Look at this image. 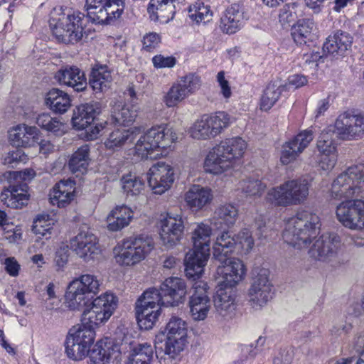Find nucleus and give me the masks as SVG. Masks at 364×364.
I'll use <instances>...</instances> for the list:
<instances>
[{
    "mask_svg": "<svg viewBox=\"0 0 364 364\" xmlns=\"http://www.w3.org/2000/svg\"><path fill=\"white\" fill-rule=\"evenodd\" d=\"M320 228L319 216L311 210L301 208L287 220L282 237L294 248L305 249L319 234Z\"/></svg>",
    "mask_w": 364,
    "mask_h": 364,
    "instance_id": "1",
    "label": "nucleus"
},
{
    "mask_svg": "<svg viewBox=\"0 0 364 364\" xmlns=\"http://www.w3.org/2000/svg\"><path fill=\"white\" fill-rule=\"evenodd\" d=\"M247 144L240 137H233L222 141L211 149L204 161L207 173L220 174L233 167L245 153Z\"/></svg>",
    "mask_w": 364,
    "mask_h": 364,
    "instance_id": "2",
    "label": "nucleus"
},
{
    "mask_svg": "<svg viewBox=\"0 0 364 364\" xmlns=\"http://www.w3.org/2000/svg\"><path fill=\"white\" fill-rule=\"evenodd\" d=\"M84 18L80 11L55 8L50 13L49 26L59 42L74 44L82 37Z\"/></svg>",
    "mask_w": 364,
    "mask_h": 364,
    "instance_id": "3",
    "label": "nucleus"
},
{
    "mask_svg": "<svg viewBox=\"0 0 364 364\" xmlns=\"http://www.w3.org/2000/svg\"><path fill=\"white\" fill-rule=\"evenodd\" d=\"M212 228L208 224L196 223L192 230L193 247L185 258L186 275L190 277L203 272V268L210 256Z\"/></svg>",
    "mask_w": 364,
    "mask_h": 364,
    "instance_id": "4",
    "label": "nucleus"
},
{
    "mask_svg": "<svg viewBox=\"0 0 364 364\" xmlns=\"http://www.w3.org/2000/svg\"><path fill=\"white\" fill-rule=\"evenodd\" d=\"M310 187L311 184L306 178L289 179L270 189L267 199L280 207L301 205L308 200Z\"/></svg>",
    "mask_w": 364,
    "mask_h": 364,
    "instance_id": "5",
    "label": "nucleus"
},
{
    "mask_svg": "<svg viewBox=\"0 0 364 364\" xmlns=\"http://www.w3.org/2000/svg\"><path fill=\"white\" fill-rule=\"evenodd\" d=\"M177 138L176 133L169 124L152 127L137 140L135 155L141 159L151 157L156 151L169 146Z\"/></svg>",
    "mask_w": 364,
    "mask_h": 364,
    "instance_id": "6",
    "label": "nucleus"
},
{
    "mask_svg": "<svg viewBox=\"0 0 364 364\" xmlns=\"http://www.w3.org/2000/svg\"><path fill=\"white\" fill-rule=\"evenodd\" d=\"M36 176L33 169L26 168L22 171H6L3 178L10 183L7 188L3 190L0 195L1 201L9 208H22L28 200V186L26 183L18 181H30Z\"/></svg>",
    "mask_w": 364,
    "mask_h": 364,
    "instance_id": "7",
    "label": "nucleus"
},
{
    "mask_svg": "<svg viewBox=\"0 0 364 364\" xmlns=\"http://www.w3.org/2000/svg\"><path fill=\"white\" fill-rule=\"evenodd\" d=\"M364 189V164L348 167L332 182L330 196L337 200H350L360 196Z\"/></svg>",
    "mask_w": 364,
    "mask_h": 364,
    "instance_id": "8",
    "label": "nucleus"
},
{
    "mask_svg": "<svg viewBox=\"0 0 364 364\" xmlns=\"http://www.w3.org/2000/svg\"><path fill=\"white\" fill-rule=\"evenodd\" d=\"M154 247V242L151 237H129L114 247V258L119 265L133 266L144 260Z\"/></svg>",
    "mask_w": 364,
    "mask_h": 364,
    "instance_id": "9",
    "label": "nucleus"
},
{
    "mask_svg": "<svg viewBox=\"0 0 364 364\" xmlns=\"http://www.w3.org/2000/svg\"><path fill=\"white\" fill-rule=\"evenodd\" d=\"M95 336V328L83 321L77 327L70 329L65 346L68 357L73 360H81L90 351Z\"/></svg>",
    "mask_w": 364,
    "mask_h": 364,
    "instance_id": "10",
    "label": "nucleus"
},
{
    "mask_svg": "<svg viewBox=\"0 0 364 364\" xmlns=\"http://www.w3.org/2000/svg\"><path fill=\"white\" fill-rule=\"evenodd\" d=\"M117 303L118 299L113 294L106 292L101 294L90 303L88 309L84 310L81 321L95 328L111 317Z\"/></svg>",
    "mask_w": 364,
    "mask_h": 364,
    "instance_id": "11",
    "label": "nucleus"
},
{
    "mask_svg": "<svg viewBox=\"0 0 364 364\" xmlns=\"http://www.w3.org/2000/svg\"><path fill=\"white\" fill-rule=\"evenodd\" d=\"M87 16L93 23L110 24L124 9V0H86Z\"/></svg>",
    "mask_w": 364,
    "mask_h": 364,
    "instance_id": "12",
    "label": "nucleus"
},
{
    "mask_svg": "<svg viewBox=\"0 0 364 364\" xmlns=\"http://www.w3.org/2000/svg\"><path fill=\"white\" fill-rule=\"evenodd\" d=\"M229 124V115L225 112H218L213 115L204 114L193 123L190 134L196 139H210L218 135Z\"/></svg>",
    "mask_w": 364,
    "mask_h": 364,
    "instance_id": "13",
    "label": "nucleus"
},
{
    "mask_svg": "<svg viewBox=\"0 0 364 364\" xmlns=\"http://www.w3.org/2000/svg\"><path fill=\"white\" fill-rule=\"evenodd\" d=\"M335 213L336 219L345 228L353 230L364 229V200H343L336 205Z\"/></svg>",
    "mask_w": 364,
    "mask_h": 364,
    "instance_id": "14",
    "label": "nucleus"
},
{
    "mask_svg": "<svg viewBox=\"0 0 364 364\" xmlns=\"http://www.w3.org/2000/svg\"><path fill=\"white\" fill-rule=\"evenodd\" d=\"M252 284L248 291L249 301L253 308H260L272 297V284L269 279V271L265 268H255Z\"/></svg>",
    "mask_w": 364,
    "mask_h": 364,
    "instance_id": "15",
    "label": "nucleus"
},
{
    "mask_svg": "<svg viewBox=\"0 0 364 364\" xmlns=\"http://www.w3.org/2000/svg\"><path fill=\"white\" fill-rule=\"evenodd\" d=\"M153 293L145 291L136 302V317L140 328L149 330L156 323L161 314V301L154 299Z\"/></svg>",
    "mask_w": 364,
    "mask_h": 364,
    "instance_id": "16",
    "label": "nucleus"
},
{
    "mask_svg": "<svg viewBox=\"0 0 364 364\" xmlns=\"http://www.w3.org/2000/svg\"><path fill=\"white\" fill-rule=\"evenodd\" d=\"M149 290L164 306H178L186 294L185 282L178 277H169L161 284L159 289L150 288Z\"/></svg>",
    "mask_w": 364,
    "mask_h": 364,
    "instance_id": "17",
    "label": "nucleus"
},
{
    "mask_svg": "<svg viewBox=\"0 0 364 364\" xmlns=\"http://www.w3.org/2000/svg\"><path fill=\"white\" fill-rule=\"evenodd\" d=\"M335 129L343 140H358L364 136V114L344 112L335 122Z\"/></svg>",
    "mask_w": 364,
    "mask_h": 364,
    "instance_id": "18",
    "label": "nucleus"
},
{
    "mask_svg": "<svg viewBox=\"0 0 364 364\" xmlns=\"http://www.w3.org/2000/svg\"><path fill=\"white\" fill-rule=\"evenodd\" d=\"M184 221L181 213L168 212L160 220V239L167 248L177 245L183 235Z\"/></svg>",
    "mask_w": 364,
    "mask_h": 364,
    "instance_id": "19",
    "label": "nucleus"
},
{
    "mask_svg": "<svg viewBox=\"0 0 364 364\" xmlns=\"http://www.w3.org/2000/svg\"><path fill=\"white\" fill-rule=\"evenodd\" d=\"M70 248L85 262L93 259L100 252L98 240L89 228H81L70 242Z\"/></svg>",
    "mask_w": 364,
    "mask_h": 364,
    "instance_id": "20",
    "label": "nucleus"
},
{
    "mask_svg": "<svg viewBox=\"0 0 364 364\" xmlns=\"http://www.w3.org/2000/svg\"><path fill=\"white\" fill-rule=\"evenodd\" d=\"M218 262L220 264L216 273L218 276L219 284L224 285L225 287H234L244 279L246 269L240 259L229 257L225 262Z\"/></svg>",
    "mask_w": 364,
    "mask_h": 364,
    "instance_id": "21",
    "label": "nucleus"
},
{
    "mask_svg": "<svg viewBox=\"0 0 364 364\" xmlns=\"http://www.w3.org/2000/svg\"><path fill=\"white\" fill-rule=\"evenodd\" d=\"M148 183L156 194H163L168 191L174 182L173 168L164 162H158L152 166L149 171Z\"/></svg>",
    "mask_w": 364,
    "mask_h": 364,
    "instance_id": "22",
    "label": "nucleus"
},
{
    "mask_svg": "<svg viewBox=\"0 0 364 364\" xmlns=\"http://www.w3.org/2000/svg\"><path fill=\"white\" fill-rule=\"evenodd\" d=\"M314 134L311 129H306L299 133L292 139L286 142L282 147L280 161L287 165L296 159L299 155L309 146L313 140Z\"/></svg>",
    "mask_w": 364,
    "mask_h": 364,
    "instance_id": "23",
    "label": "nucleus"
},
{
    "mask_svg": "<svg viewBox=\"0 0 364 364\" xmlns=\"http://www.w3.org/2000/svg\"><path fill=\"white\" fill-rule=\"evenodd\" d=\"M341 242V238L337 234H324L316 240L309 250V254L316 259L328 260L337 254Z\"/></svg>",
    "mask_w": 364,
    "mask_h": 364,
    "instance_id": "24",
    "label": "nucleus"
},
{
    "mask_svg": "<svg viewBox=\"0 0 364 364\" xmlns=\"http://www.w3.org/2000/svg\"><path fill=\"white\" fill-rule=\"evenodd\" d=\"M54 78L60 85L71 87L76 92H82L87 86L84 71L75 65L63 66L55 73Z\"/></svg>",
    "mask_w": 364,
    "mask_h": 364,
    "instance_id": "25",
    "label": "nucleus"
},
{
    "mask_svg": "<svg viewBox=\"0 0 364 364\" xmlns=\"http://www.w3.org/2000/svg\"><path fill=\"white\" fill-rule=\"evenodd\" d=\"M88 355L90 364H109L119 357L120 350L112 339L106 338L97 342Z\"/></svg>",
    "mask_w": 364,
    "mask_h": 364,
    "instance_id": "26",
    "label": "nucleus"
},
{
    "mask_svg": "<svg viewBox=\"0 0 364 364\" xmlns=\"http://www.w3.org/2000/svg\"><path fill=\"white\" fill-rule=\"evenodd\" d=\"M102 110V105L100 102L92 101L80 105L73 112L72 117L73 127L79 130L87 129Z\"/></svg>",
    "mask_w": 364,
    "mask_h": 364,
    "instance_id": "27",
    "label": "nucleus"
},
{
    "mask_svg": "<svg viewBox=\"0 0 364 364\" xmlns=\"http://www.w3.org/2000/svg\"><path fill=\"white\" fill-rule=\"evenodd\" d=\"M245 23L244 9L239 4H233L224 12L220 19V28L227 34L240 31Z\"/></svg>",
    "mask_w": 364,
    "mask_h": 364,
    "instance_id": "28",
    "label": "nucleus"
},
{
    "mask_svg": "<svg viewBox=\"0 0 364 364\" xmlns=\"http://www.w3.org/2000/svg\"><path fill=\"white\" fill-rule=\"evenodd\" d=\"M112 80V70L107 65L96 63L92 67L88 84L96 93L107 90Z\"/></svg>",
    "mask_w": 364,
    "mask_h": 364,
    "instance_id": "29",
    "label": "nucleus"
},
{
    "mask_svg": "<svg viewBox=\"0 0 364 364\" xmlns=\"http://www.w3.org/2000/svg\"><path fill=\"white\" fill-rule=\"evenodd\" d=\"M352 42L353 38L349 33L338 31L326 38L323 51L326 55H342L350 48Z\"/></svg>",
    "mask_w": 364,
    "mask_h": 364,
    "instance_id": "30",
    "label": "nucleus"
},
{
    "mask_svg": "<svg viewBox=\"0 0 364 364\" xmlns=\"http://www.w3.org/2000/svg\"><path fill=\"white\" fill-rule=\"evenodd\" d=\"M9 138L16 146H32L38 144V129L26 124H19L9 132Z\"/></svg>",
    "mask_w": 364,
    "mask_h": 364,
    "instance_id": "31",
    "label": "nucleus"
},
{
    "mask_svg": "<svg viewBox=\"0 0 364 364\" xmlns=\"http://www.w3.org/2000/svg\"><path fill=\"white\" fill-rule=\"evenodd\" d=\"M235 292L232 287L218 284V289L214 299V306L217 312L223 317L232 313L235 309Z\"/></svg>",
    "mask_w": 364,
    "mask_h": 364,
    "instance_id": "32",
    "label": "nucleus"
},
{
    "mask_svg": "<svg viewBox=\"0 0 364 364\" xmlns=\"http://www.w3.org/2000/svg\"><path fill=\"white\" fill-rule=\"evenodd\" d=\"M75 183L72 180H63L56 183L50 193V203L59 208L68 205L74 198Z\"/></svg>",
    "mask_w": 364,
    "mask_h": 364,
    "instance_id": "33",
    "label": "nucleus"
},
{
    "mask_svg": "<svg viewBox=\"0 0 364 364\" xmlns=\"http://www.w3.org/2000/svg\"><path fill=\"white\" fill-rule=\"evenodd\" d=\"M213 200L211 189L200 185H193L185 194L187 205L196 210H201Z\"/></svg>",
    "mask_w": 364,
    "mask_h": 364,
    "instance_id": "34",
    "label": "nucleus"
},
{
    "mask_svg": "<svg viewBox=\"0 0 364 364\" xmlns=\"http://www.w3.org/2000/svg\"><path fill=\"white\" fill-rule=\"evenodd\" d=\"M91 303L90 296L73 281L69 284L65 293V304L70 310H85Z\"/></svg>",
    "mask_w": 364,
    "mask_h": 364,
    "instance_id": "35",
    "label": "nucleus"
},
{
    "mask_svg": "<svg viewBox=\"0 0 364 364\" xmlns=\"http://www.w3.org/2000/svg\"><path fill=\"white\" fill-rule=\"evenodd\" d=\"M173 0H151L147 11L151 20L168 23L175 14Z\"/></svg>",
    "mask_w": 364,
    "mask_h": 364,
    "instance_id": "36",
    "label": "nucleus"
},
{
    "mask_svg": "<svg viewBox=\"0 0 364 364\" xmlns=\"http://www.w3.org/2000/svg\"><path fill=\"white\" fill-rule=\"evenodd\" d=\"M236 248V241L229 232L224 231L217 237L213 244V257L218 262H225Z\"/></svg>",
    "mask_w": 364,
    "mask_h": 364,
    "instance_id": "37",
    "label": "nucleus"
},
{
    "mask_svg": "<svg viewBox=\"0 0 364 364\" xmlns=\"http://www.w3.org/2000/svg\"><path fill=\"white\" fill-rule=\"evenodd\" d=\"M46 104L53 112L63 114L71 107V99L65 92L53 88L46 95Z\"/></svg>",
    "mask_w": 364,
    "mask_h": 364,
    "instance_id": "38",
    "label": "nucleus"
},
{
    "mask_svg": "<svg viewBox=\"0 0 364 364\" xmlns=\"http://www.w3.org/2000/svg\"><path fill=\"white\" fill-rule=\"evenodd\" d=\"M132 217L133 213L129 208L117 206L107 216V228L111 231L120 230L129 224Z\"/></svg>",
    "mask_w": 364,
    "mask_h": 364,
    "instance_id": "39",
    "label": "nucleus"
},
{
    "mask_svg": "<svg viewBox=\"0 0 364 364\" xmlns=\"http://www.w3.org/2000/svg\"><path fill=\"white\" fill-rule=\"evenodd\" d=\"M140 132L139 127H132L129 129H117L109 134L105 145L109 149L122 147L127 142L132 141Z\"/></svg>",
    "mask_w": 364,
    "mask_h": 364,
    "instance_id": "40",
    "label": "nucleus"
},
{
    "mask_svg": "<svg viewBox=\"0 0 364 364\" xmlns=\"http://www.w3.org/2000/svg\"><path fill=\"white\" fill-rule=\"evenodd\" d=\"M238 217L237 208L231 203H225L218 206L213 216V222L215 225L230 228L232 226Z\"/></svg>",
    "mask_w": 364,
    "mask_h": 364,
    "instance_id": "41",
    "label": "nucleus"
},
{
    "mask_svg": "<svg viewBox=\"0 0 364 364\" xmlns=\"http://www.w3.org/2000/svg\"><path fill=\"white\" fill-rule=\"evenodd\" d=\"M111 106V116L114 123L126 125L135 121L137 117V109L135 107L124 105L121 102H116Z\"/></svg>",
    "mask_w": 364,
    "mask_h": 364,
    "instance_id": "42",
    "label": "nucleus"
},
{
    "mask_svg": "<svg viewBox=\"0 0 364 364\" xmlns=\"http://www.w3.org/2000/svg\"><path fill=\"white\" fill-rule=\"evenodd\" d=\"M90 161V146L85 144L78 148L71 156L68 166L73 173H83L87 171Z\"/></svg>",
    "mask_w": 364,
    "mask_h": 364,
    "instance_id": "43",
    "label": "nucleus"
},
{
    "mask_svg": "<svg viewBox=\"0 0 364 364\" xmlns=\"http://www.w3.org/2000/svg\"><path fill=\"white\" fill-rule=\"evenodd\" d=\"M153 355L154 349L150 344H139L133 348L127 364H150Z\"/></svg>",
    "mask_w": 364,
    "mask_h": 364,
    "instance_id": "44",
    "label": "nucleus"
},
{
    "mask_svg": "<svg viewBox=\"0 0 364 364\" xmlns=\"http://www.w3.org/2000/svg\"><path fill=\"white\" fill-rule=\"evenodd\" d=\"M314 28V22L310 19L299 20L291 28V36L295 43L304 44L309 40Z\"/></svg>",
    "mask_w": 364,
    "mask_h": 364,
    "instance_id": "45",
    "label": "nucleus"
},
{
    "mask_svg": "<svg viewBox=\"0 0 364 364\" xmlns=\"http://www.w3.org/2000/svg\"><path fill=\"white\" fill-rule=\"evenodd\" d=\"M36 124L56 136H62L66 132L65 124L57 118L52 117L49 114H41L36 119Z\"/></svg>",
    "mask_w": 364,
    "mask_h": 364,
    "instance_id": "46",
    "label": "nucleus"
},
{
    "mask_svg": "<svg viewBox=\"0 0 364 364\" xmlns=\"http://www.w3.org/2000/svg\"><path fill=\"white\" fill-rule=\"evenodd\" d=\"M121 182L122 188L128 196H139L145 188L144 181L132 173L123 176Z\"/></svg>",
    "mask_w": 364,
    "mask_h": 364,
    "instance_id": "47",
    "label": "nucleus"
},
{
    "mask_svg": "<svg viewBox=\"0 0 364 364\" xmlns=\"http://www.w3.org/2000/svg\"><path fill=\"white\" fill-rule=\"evenodd\" d=\"M190 314L194 321H203L208 316L211 308V300L190 299Z\"/></svg>",
    "mask_w": 364,
    "mask_h": 364,
    "instance_id": "48",
    "label": "nucleus"
},
{
    "mask_svg": "<svg viewBox=\"0 0 364 364\" xmlns=\"http://www.w3.org/2000/svg\"><path fill=\"white\" fill-rule=\"evenodd\" d=\"M283 88L274 84H269L262 95L260 108L263 111L269 110L279 99Z\"/></svg>",
    "mask_w": 364,
    "mask_h": 364,
    "instance_id": "49",
    "label": "nucleus"
},
{
    "mask_svg": "<svg viewBox=\"0 0 364 364\" xmlns=\"http://www.w3.org/2000/svg\"><path fill=\"white\" fill-rule=\"evenodd\" d=\"M73 282L89 296L97 294L102 284L97 276L90 274H82L79 278L73 280Z\"/></svg>",
    "mask_w": 364,
    "mask_h": 364,
    "instance_id": "50",
    "label": "nucleus"
},
{
    "mask_svg": "<svg viewBox=\"0 0 364 364\" xmlns=\"http://www.w3.org/2000/svg\"><path fill=\"white\" fill-rule=\"evenodd\" d=\"M265 188L266 184L258 178L244 179L238 185V189L248 196H260Z\"/></svg>",
    "mask_w": 364,
    "mask_h": 364,
    "instance_id": "51",
    "label": "nucleus"
},
{
    "mask_svg": "<svg viewBox=\"0 0 364 364\" xmlns=\"http://www.w3.org/2000/svg\"><path fill=\"white\" fill-rule=\"evenodd\" d=\"M187 97L188 95L176 81L172 84L168 92L164 95L163 102L168 107H173Z\"/></svg>",
    "mask_w": 364,
    "mask_h": 364,
    "instance_id": "52",
    "label": "nucleus"
},
{
    "mask_svg": "<svg viewBox=\"0 0 364 364\" xmlns=\"http://www.w3.org/2000/svg\"><path fill=\"white\" fill-rule=\"evenodd\" d=\"M331 131L323 130L318 136L316 147L320 154L337 153V144Z\"/></svg>",
    "mask_w": 364,
    "mask_h": 364,
    "instance_id": "53",
    "label": "nucleus"
},
{
    "mask_svg": "<svg viewBox=\"0 0 364 364\" xmlns=\"http://www.w3.org/2000/svg\"><path fill=\"white\" fill-rule=\"evenodd\" d=\"M212 16L210 6L202 2H198L189 8V17L197 23H206L211 21Z\"/></svg>",
    "mask_w": 364,
    "mask_h": 364,
    "instance_id": "54",
    "label": "nucleus"
},
{
    "mask_svg": "<svg viewBox=\"0 0 364 364\" xmlns=\"http://www.w3.org/2000/svg\"><path fill=\"white\" fill-rule=\"evenodd\" d=\"M166 336L187 337V323L178 316H172L166 324Z\"/></svg>",
    "mask_w": 364,
    "mask_h": 364,
    "instance_id": "55",
    "label": "nucleus"
},
{
    "mask_svg": "<svg viewBox=\"0 0 364 364\" xmlns=\"http://www.w3.org/2000/svg\"><path fill=\"white\" fill-rule=\"evenodd\" d=\"M186 343L187 337L166 336L164 353L171 358H174L183 350Z\"/></svg>",
    "mask_w": 364,
    "mask_h": 364,
    "instance_id": "56",
    "label": "nucleus"
},
{
    "mask_svg": "<svg viewBox=\"0 0 364 364\" xmlns=\"http://www.w3.org/2000/svg\"><path fill=\"white\" fill-rule=\"evenodd\" d=\"M186 94L189 97L198 90L201 86L200 77L193 73L181 77L178 81Z\"/></svg>",
    "mask_w": 364,
    "mask_h": 364,
    "instance_id": "57",
    "label": "nucleus"
},
{
    "mask_svg": "<svg viewBox=\"0 0 364 364\" xmlns=\"http://www.w3.org/2000/svg\"><path fill=\"white\" fill-rule=\"evenodd\" d=\"M236 247L248 253L254 247V239L251 231L248 228L242 229L236 235Z\"/></svg>",
    "mask_w": 364,
    "mask_h": 364,
    "instance_id": "58",
    "label": "nucleus"
},
{
    "mask_svg": "<svg viewBox=\"0 0 364 364\" xmlns=\"http://www.w3.org/2000/svg\"><path fill=\"white\" fill-rule=\"evenodd\" d=\"M203 274H200L198 276L196 275L195 277H188L190 279H193L194 283L192 286V294L190 299H200L205 300H210V293L208 292V287L206 282L203 280H197L200 275Z\"/></svg>",
    "mask_w": 364,
    "mask_h": 364,
    "instance_id": "59",
    "label": "nucleus"
},
{
    "mask_svg": "<svg viewBox=\"0 0 364 364\" xmlns=\"http://www.w3.org/2000/svg\"><path fill=\"white\" fill-rule=\"evenodd\" d=\"M27 160V156L21 149H16L3 156L2 164L9 167H14L19 162L26 163Z\"/></svg>",
    "mask_w": 364,
    "mask_h": 364,
    "instance_id": "60",
    "label": "nucleus"
},
{
    "mask_svg": "<svg viewBox=\"0 0 364 364\" xmlns=\"http://www.w3.org/2000/svg\"><path fill=\"white\" fill-rule=\"evenodd\" d=\"M294 352L291 348L279 349L273 358V364H291Z\"/></svg>",
    "mask_w": 364,
    "mask_h": 364,
    "instance_id": "61",
    "label": "nucleus"
},
{
    "mask_svg": "<svg viewBox=\"0 0 364 364\" xmlns=\"http://www.w3.org/2000/svg\"><path fill=\"white\" fill-rule=\"evenodd\" d=\"M152 63L155 68L161 69L173 68L176 63V59L173 56L156 55L152 58Z\"/></svg>",
    "mask_w": 364,
    "mask_h": 364,
    "instance_id": "62",
    "label": "nucleus"
},
{
    "mask_svg": "<svg viewBox=\"0 0 364 364\" xmlns=\"http://www.w3.org/2000/svg\"><path fill=\"white\" fill-rule=\"evenodd\" d=\"M349 352L350 354L355 353L364 356V332L355 336L349 346Z\"/></svg>",
    "mask_w": 364,
    "mask_h": 364,
    "instance_id": "63",
    "label": "nucleus"
},
{
    "mask_svg": "<svg viewBox=\"0 0 364 364\" xmlns=\"http://www.w3.org/2000/svg\"><path fill=\"white\" fill-rule=\"evenodd\" d=\"M337 153L320 154L319 166L324 171L332 170L337 162Z\"/></svg>",
    "mask_w": 364,
    "mask_h": 364,
    "instance_id": "64",
    "label": "nucleus"
}]
</instances>
